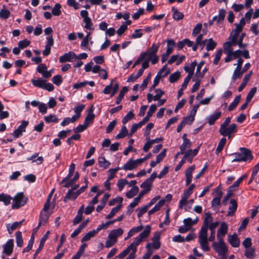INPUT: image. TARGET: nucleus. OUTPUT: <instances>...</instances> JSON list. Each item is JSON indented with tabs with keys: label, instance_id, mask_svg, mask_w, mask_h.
<instances>
[{
	"label": "nucleus",
	"instance_id": "f257e3e1",
	"mask_svg": "<svg viewBox=\"0 0 259 259\" xmlns=\"http://www.w3.org/2000/svg\"><path fill=\"white\" fill-rule=\"evenodd\" d=\"M212 221V218L210 212L205 213V218L198 235V242L201 249L204 251H208L210 250L209 243L207 239V230L209 223Z\"/></svg>",
	"mask_w": 259,
	"mask_h": 259
},
{
	"label": "nucleus",
	"instance_id": "f03ea898",
	"mask_svg": "<svg viewBox=\"0 0 259 259\" xmlns=\"http://www.w3.org/2000/svg\"><path fill=\"white\" fill-rule=\"evenodd\" d=\"M151 227L150 225L146 226L144 230L137 237H135L133 242L130 244L124 250L120 253L117 257L120 259L123 258L127 255L135 247L138 246L144 240H145L150 235L151 232Z\"/></svg>",
	"mask_w": 259,
	"mask_h": 259
},
{
	"label": "nucleus",
	"instance_id": "7ed1b4c3",
	"mask_svg": "<svg viewBox=\"0 0 259 259\" xmlns=\"http://www.w3.org/2000/svg\"><path fill=\"white\" fill-rule=\"evenodd\" d=\"M240 153H235L234 155L235 158L232 160V162H242V161H251L253 156L252 154L251 151L246 148H240L239 149Z\"/></svg>",
	"mask_w": 259,
	"mask_h": 259
},
{
	"label": "nucleus",
	"instance_id": "20e7f679",
	"mask_svg": "<svg viewBox=\"0 0 259 259\" xmlns=\"http://www.w3.org/2000/svg\"><path fill=\"white\" fill-rule=\"evenodd\" d=\"M237 132V125L232 123L226 127H220L219 133L224 137H228L229 139L232 138L233 135Z\"/></svg>",
	"mask_w": 259,
	"mask_h": 259
},
{
	"label": "nucleus",
	"instance_id": "39448f33",
	"mask_svg": "<svg viewBox=\"0 0 259 259\" xmlns=\"http://www.w3.org/2000/svg\"><path fill=\"white\" fill-rule=\"evenodd\" d=\"M27 198L25 197L22 192L17 193L13 199L12 209H18L23 206L27 202Z\"/></svg>",
	"mask_w": 259,
	"mask_h": 259
},
{
	"label": "nucleus",
	"instance_id": "423d86ee",
	"mask_svg": "<svg viewBox=\"0 0 259 259\" xmlns=\"http://www.w3.org/2000/svg\"><path fill=\"white\" fill-rule=\"evenodd\" d=\"M170 73L169 69H167V64H165L162 68L158 72L156 76L155 77L153 83L151 87L150 90H153L159 83L160 78L166 76Z\"/></svg>",
	"mask_w": 259,
	"mask_h": 259
},
{
	"label": "nucleus",
	"instance_id": "0eeeda50",
	"mask_svg": "<svg viewBox=\"0 0 259 259\" xmlns=\"http://www.w3.org/2000/svg\"><path fill=\"white\" fill-rule=\"evenodd\" d=\"M195 188L194 184H191L187 189L184 191L181 196V199L179 201V208L182 209L186 205L187 200L189 196L192 194L193 190Z\"/></svg>",
	"mask_w": 259,
	"mask_h": 259
},
{
	"label": "nucleus",
	"instance_id": "6e6552de",
	"mask_svg": "<svg viewBox=\"0 0 259 259\" xmlns=\"http://www.w3.org/2000/svg\"><path fill=\"white\" fill-rule=\"evenodd\" d=\"M81 17L83 18L84 23V28L90 31L94 30V25L91 18L89 17V13L87 10H81L80 13Z\"/></svg>",
	"mask_w": 259,
	"mask_h": 259
},
{
	"label": "nucleus",
	"instance_id": "1a4fd4ad",
	"mask_svg": "<svg viewBox=\"0 0 259 259\" xmlns=\"http://www.w3.org/2000/svg\"><path fill=\"white\" fill-rule=\"evenodd\" d=\"M218 240V242H213L212 243V247L219 255H224L227 251V246L224 242L223 239Z\"/></svg>",
	"mask_w": 259,
	"mask_h": 259
},
{
	"label": "nucleus",
	"instance_id": "9d476101",
	"mask_svg": "<svg viewBox=\"0 0 259 259\" xmlns=\"http://www.w3.org/2000/svg\"><path fill=\"white\" fill-rule=\"evenodd\" d=\"M141 164L139 159L136 160L129 159L120 168L126 171L132 170Z\"/></svg>",
	"mask_w": 259,
	"mask_h": 259
},
{
	"label": "nucleus",
	"instance_id": "9b49d317",
	"mask_svg": "<svg viewBox=\"0 0 259 259\" xmlns=\"http://www.w3.org/2000/svg\"><path fill=\"white\" fill-rule=\"evenodd\" d=\"M77 59L76 55L72 51H70L68 53H65L62 56H60L59 60V62L61 63L66 62H72Z\"/></svg>",
	"mask_w": 259,
	"mask_h": 259
},
{
	"label": "nucleus",
	"instance_id": "f8f14e48",
	"mask_svg": "<svg viewBox=\"0 0 259 259\" xmlns=\"http://www.w3.org/2000/svg\"><path fill=\"white\" fill-rule=\"evenodd\" d=\"M3 253L7 255H10L13 252L14 248L13 240L11 239L8 240L7 242L3 245Z\"/></svg>",
	"mask_w": 259,
	"mask_h": 259
},
{
	"label": "nucleus",
	"instance_id": "ddd939ff",
	"mask_svg": "<svg viewBox=\"0 0 259 259\" xmlns=\"http://www.w3.org/2000/svg\"><path fill=\"white\" fill-rule=\"evenodd\" d=\"M28 122L27 121H23L21 124L18 126V127L15 130L13 133V136L15 138H18L21 136L22 133L25 131V128L28 125Z\"/></svg>",
	"mask_w": 259,
	"mask_h": 259
},
{
	"label": "nucleus",
	"instance_id": "4468645a",
	"mask_svg": "<svg viewBox=\"0 0 259 259\" xmlns=\"http://www.w3.org/2000/svg\"><path fill=\"white\" fill-rule=\"evenodd\" d=\"M228 225L225 222H222L220 224V228L218 230L217 234L218 240L223 239L228 232Z\"/></svg>",
	"mask_w": 259,
	"mask_h": 259
},
{
	"label": "nucleus",
	"instance_id": "2eb2a0df",
	"mask_svg": "<svg viewBox=\"0 0 259 259\" xmlns=\"http://www.w3.org/2000/svg\"><path fill=\"white\" fill-rule=\"evenodd\" d=\"M160 46V44H158L157 45L155 44H153L150 48H149L147 51L145 52H142V54H144V58H145L146 56L148 57L156 56L157 55V53L159 49Z\"/></svg>",
	"mask_w": 259,
	"mask_h": 259
},
{
	"label": "nucleus",
	"instance_id": "dca6fc26",
	"mask_svg": "<svg viewBox=\"0 0 259 259\" xmlns=\"http://www.w3.org/2000/svg\"><path fill=\"white\" fill-rule=\"evenodd\" d=\"M226 15V11L224 9H221L219 11L218 15L213 17V20L215 21L216 25H219L223 23L224 21Z\"/></svg>",
	"mask_w": 259,
	"mask_h": 259
},
{
	"label": "nucleus",
	"instance_id": "f3484780",
	"mask_svg": "<svg viewBox=\"0 0 259 259\" xmlns=\"http://www.w3.org/2000/svg\"><path fill=\"white\" fill-rule=\"evenodd\" d=\"M222 115V112L220 111H215L212 114L209 115L206 117L208 123L210 125L214 123L215 121L218 119Z\"/></svg>",
	"mask_w": 259,
	"mask_h": 259
},
{
	"label": "nucleus",
	"instance_id": "a211bd4d",
	"mask_svg": "<svg viewBox=\"0 0 259 259\" xmlns=\"http://www.w3.org/2000/svg\"><path fill=\"white\" fill-rule=\"evenodd\" d=\"M228 241L234 247H238L240 245V240L236 233L228 236Z\"/></svg>",
	"mask_w": 259,
	"mask_h": 259
},
{
	"label": "nucleus",
	"instance_id": "6ab92c4d",
	"mask_svg": "<svg viewBox=\"0 0 259 259\" xmlns=\"http://www.w3.org/2000/svg\"><path fill=\"white\" fill-rule=\"evenodd\" d=\"M195 168V165H192L187 168L185 171V177L186 178V185H188L190 184L192 181V173L194 170Z\"/></svg>",
	"mask_w": 259,
	"mask_h": 259
},
{
	"label": "nucleus",
	"instance_id": "aec40b11",
	"mask_svg": "<svg viewBox=\"0 0 259 259\" xmlns=\"http://www.w3.org/2000/svg\"><path fill=\"white\" fill-rule=\"evenodd\" d=\"M24 221V220H22L20 222H15L13 224H8L6 225L7 230L9 234L12 233L13 231L19 228L22 225V223Z\"/></svg>",
	"mask_w": 259,
	"mask_h": 259
},
{
	"label": "nucleus",
	"instance_id": "412c9836",
	"mask_svg": "<svg viewBox=\"0 0 259 259\" xmlns=\"http://www.w3.org/2000/svg\"><path fill=\"white\" fill-rule=\"evenodd\" d=\"M79 195V193L76 191L72 190V189H69L66 196L64 198V201L67 202L68 200H75L77 196Z\"/></svg>",
	"mask_w": 259,
	"mask_h": 259
},
{
	"label": "nucleus",
	"instance_id": "4be33fe9",
	"mask_svg": "<svg viewBox=\"0 0 259 259\" xmlns=\"http://www.w3.org/2000/svg\"><path fill=\"white\" fill-rule=\"evenodd\" d=\"M50 233L49 231H47L46 233L44 235V236L41 238L40 239L39 245L37 249H36L34 254L33 258H35L36 256H37V254L41 250V249L43 248L45 242L48 238L49 234Z\"/></svg>",
	"mask_w": 259,
	"mask_h": 259
},
{
	"label": "nucleus",
	"instance_id": "5701e85b",
	"mask_svg": "<svg viewBox=\"0 0 259 259\" xmlns=\"http://www.w3.org/2000/svg\"><path fill=\"white\" fill-rule=\"evenodd\" d=\"M84 210V205H81L77 211V214L73 220V225H76L79 223L82 219V214Z\"/></svg>",
	"mask_w": 259,
	"mask_h": 259
},
{
	"label": "nucleus",
	"instance_id": "b1692460",
	"mask_svg": "<svg viewBox=\"0 0 259 259\" xmlns=\"http://www.w3.org/2000/svg\"><path fill=\"white\" fill-rule=\"evenodd\" d=\"M237 208V203L234 199L230 200V205L229 207V211L228 212L227 215H233L235 212L236 211Z\"/></svg>",
	"mask_w": 259,
	"mask_h": 259
},
{
	"label": "nucleus",
	"instance_id": "393cba45",
	"mask_svg": "<svg viewBox=\"0 0 259 259\" xmlns=\"http://www.w3.org/2000/svg\"><path fill=\"white\" fill-rule=\"evenodd\" d=\"M38 153H35L30 157L27 158V160L31 161L32 162H36L37 164H41L44 160V158L42 156H39Z\"/></svg>",
	"mask_w": 259,
	"mask_h": 259
},
{
	"label": "nucleus",
	"instance_id": "a878e982",
	"mask_svg": "<svg viewBox=\"0 0 259 259\" xmlns=\"http://www.w3.org/2000/svg\"><path fill=\"white\" fill-rule=\"evenodd\" d=\"M160 235L159 233H156L152 238V246L154 249H158L160 246Z\"/></svg>",
	"mask_w": 259,
	"mask_h": 259
},
{
	"label": "nucleus",
	"instance_id": "bb28decb",
	"mask_svg": "<svg viewBox=\"0 0 259 259\" xmlns=\"http://www.w3.org/2000/svg\"><path fill=\"white\" fill-rule=\"evenodd\" d=\"M123 233V231L121 228L112 230L108 235V238L116 239V238L121 235Z\"/></svg>",
	"mask_w": 259,
	"mask_h": 259
},
{
	"label": "nucleus",
	"instance_id": "cd10ccee",
	"mask_svg": "<svg viewBox=\"0 0 259 259\" xmlns=\"http://www.w3.org/2000/svg\"><path fill=\"white\" fill-rule=\"evenodd\" d=\"M164 199L160 200L157 204H155V205L153 207L152 209H151L148 211V214L150 215L155 213V212H157L158 210H159L161 207L164 205Z\"/></svg>",
	"mask_w": 259,
	"mask_h": 259
},
{
	"label": "nucleus",
	"instance_id": "c85d7f7f",
	"mask_svg": "<svg viewBox=\"0 0 259 259\" xmlns=\"http://www.w3.org/2000/svg\"><path fill=\"white\" fill-rule=\"evenodd\" d=\"M45 82H46V80L40 77L38 78L37 79H32L31 80V82L33 85L41 89H43Z\"/></svg>",
	"mask_w": 259,
	"mask_h": 259
},
{
	"label": "nucleus",
	"instance_id": "c756f323",
	"mask_svg": "<svg viewBox=\"0 0 259 259\" xmlns=\"http://www.w3.org/2000/svg\"><path fill=\"white\" fill-rule=\"evenodd\" d=\"M50 214L49 212L41 211L39 220V225H45L47 222Z\"/></svg>",
	"mask_w": 259,
	"mask_h": 259
},
{
	"label": "nucleus",
	"instance_id": "7c9ffc66",
	"mask_svg": "<svg viewBox=\"0 0 259 259\" xmlns=\"http://www.w3.org/2000/svg\"><path fill=\"white\" fill-rule=\"evenodd\" d=\"M171 11L172 12V18L174 20L176 21H179L183 19L184 14L179 12L177 8L175 7H172L171 8Z\"/></svg>",
	"mask_w": 259,
	"mask_h": 259
},
{
	"label": "nucleus",
	"instance_id": "2f4dec72",
	"mask_svg": "<svg viewBox=\"0 0 259 259\" xmlns=\"http://www.w3.org/2000/svg\"><path fill=\"white\" fill-rule=\"evenodd\" d=\"M12 197L5 193L0 194V201L3 202L5 205H8L11 203Z\"/></svg>",
	"mask_w": 259,
	"mask_h": 259
},
{
	"label": "nucleus",
	"instance_id": "473e14b6",
	"mask_svg": "<svg viewBox=\"0 0 259 259\" xmlns=\"http://www.w3.org/2000/svg\"><path fill=\"white\" fill-rule=\"evenodd\" d=\"M98 233L96 229L88 232L81 239V242L89 240L91 238L94 237Z\"/></svg>",
	"mask_w": 259,
	"mask_h": 259
},
{
	"label": "nucleus",
	"instance_id": "72a5a7b5",
	"mask_svg": "<svg viewBox=\"0 0 259 259\" xmlns=\"http://www.w3.org/2000/svg\"><path fill=\"white\" fill-rule=\"evenodd\" d=\"M98 163L100 167L104 169L107 168L110 165V163L104 157L98 158Z\"/></svg>",
	"mask_w": 259,
	"mask_h": 259
},
{
	"label": "nucleus",
	"instance_id": "f704fd0d",
	"mask_svg": "<svg viewBox=\"0 0 259 259\" xmlns=\"http://www.w3.org/2000/svg\"><path fill=\"white\" fill-rule=\"evenodd\" d=\"M241 100V96H237L233 101L229 105L228 107V110L229 111H233L238 105Z\"/></svg>",
	"mask_w": 259,
	"mask_h": 259
},
{
	"label": "nucleus",
	"instance_id": "c9c22d12",
	"mask_svg": "<svg viewBox=\"0 0 259 259\" xmlns=\"http://www.w3.org/2000/svg\"><path fill=\"white\" fill-rule=\"evenodd\" d=\"M197 65V61L194 60L192 62L190 66H186L184 67V69L186 72H188V74H191V76H193L194 71L196 66Z\"/></svg>",
	"mask_w": 259,
	"mask_h": 259
},
{
	"label": "nucleus",
	"instance_id": "e433bc0d",
	"mask_svg": "<svg viewBox=\"0 0 259 259\" xmlns=\"http://www.w3.org/2000/svg\"><path fill=\"white\" fill-rule=\"evenodd\" d=\"M167 42V47L166 50V52L168 54H171L174 48H175L176 46V44L175 41L173 39H167L166 40Z\"/></svg>",
	"mask_w": 259,
	"mask_h": 259
},
{
	"label": "nucleus",
	"instance_id": "4c0bfd02",
	"mask_svg": "<svg viewBox=\"0 0 259 259\" xmlns=\"http://www.w3.org/2000/svg\"><path fill=\"white\" fill-rule=\"evenodd\" d=\"M207 43L206 45V50L207 51H212L217 46V42H215L212 38L207 39Z\"/></svg>",
	"mask_w": 259,
	"mask_h": 259
},
{
	"label": "nucleus",
	"instance_id": "58836bf2",
	"mask_svg": "<svg viewBox=\"0 0 259 259\" xmlns=\"http://www.w3.org/2000/svg\"><path fill=\"white\" fill-rule=\"evenodd\" d=\"M128 91V88L127 87H123L121 91H120V93L118 96V97L116 98V103L117 104H119L122 99L123 98V97L124 96V94Z\"/></svg>",
	"mask_w": 259,
	"mask_h": 259
},
{
	"label": "nucleus",
	"instance_id": "ea45409f",
	"mask_svg": "<svg viewBox=\"0 0 259 259\" xmlns=\"http://www.w3.org/2000/svg\"><path fill=\"white\" fill-rule=\"evenodd\" d=\"M121 207H122V204H118L116 207L113 208L111 209V211H110L109 214H108L106 217V219H110L112 218L116 214V213L121 209Z\"/></svg>",
	"mask_w": 259,
	"mask_h": 259
},
{
	"label": "nucleus",
	"instance_id": "a19ab883",
	"mask_svg": "<svg viewBox=\"0 0 259 259\" xmlns=\"http://www.w3.org/2000/svg\"><path fill=\"white\" fill-rule=\"evenodd\" d=\"M191 146V141L183 142L182 145L180 146V153L184 154L186 152V151L190 148Z\"/></svg>",
	"mask_w": 259,
	"mask_h": 259
},
{
	"label": "nucleus",
	"instance_id": "79ce46f5",
	"mask_svg": "<svg viewBox=\"0 0 259 259\" xmlns=\"http://www.w3.org/2000/svg\"><path fill=\"white\" fill-rule=\"evenodd\" d=\"M138 191L139 188L137 186H134L126 193V196L128 198H132L138 193Z\"/></svg>",
	"mask_w": 259,
	"mask_h": 259
},
{
	"label": "nucleus",
	"instance_id": "37998d69",
	"mask_svg": "<svg viewBox=\"0 0 259 259\" xmlns=\"http://www.w3.org/2000/svg\"><path fill=\"white\" fill-rule=\"evenodd\" d=\"M143 228V226L142 225H140L138 227L132 228L127 233V237H131L135 234L141 231Z\"/></svg>",
	"mask_w": 259,
	"mask_h": 259
},
{
	"label": "nucleus",
	"instance_id": "c03bdc74",
	"mask_svg": "<svg viewBox=\"0 0 259 259\" xmlns=\"http://www.w3.org/2000/svg\"><path fill=\"white\" fill-rule=\"evenodd\" d=\"M181 76V73L180 71H176L173 73L171 74L169 76V81L171 83H174L177 81Z\"/></svg>",
	"mask_w": 259,
	"mask_h": 259
},
{
	"label": "nucleus",
	"instance_id": "a18cd8bd",
	"mask_svg": "<svg viewBox=\"0 0 259 259\" xmlns=\"http://www.w3.org/2000/svg\"><path fill=\"white\" fill-rule=\"evenodd\" d=\"M128 135V130L125 126H123L119 133L116 136L115 139H119L123 138Z\"/></svg>",
	"mask_w": 259,
	"mask_h": 259
},
{
	"label": "nucleus",
	"instance_id": "49530a36",
	"mask_svg": "<svg viewBox=\"0 0 259 259\" xmlns=\"http://www.w3.org/2000/svg\"><path fill=\"white\" fill-rule=\"evenodd\" d=\"M61 6L59 3H56L52 10V14L56 16H58L61 14Z\"/></svg>",
	"mask_w": 259,
	"mask_h": 259
},
{
	"label": "nucleus",
	"instance_id": "de8ad7c7",
	"mask_svg": "<svg viewBox=\"0 0 259 259\" xmlns=\"http://www.w3.org/2000/svg\"><path fill=\"white\" fill-rule=\"evenodd\" d=\"M226 143V139L224 137L222 138L219 142L218 145L216 149V153L217 154L221 152Z\"/></svg>",
	"mask_w": 259,
	"mask_h": 259
},
{
	"label": "nucleus",
	"instance_id": "09e8293b",
	"mask_svg": "<svg viewBox=\"0 0 259 259\" xmlns=\"http://www.w3.org/2000/svg\"><path fill=\"white\" fill-rule=\"evenodd\" d=\"M44 119L47 123L57 122L59 120L57 116L53 114H50L48 116H45Z\"/></svg>",
	"mask_w": 259,
	"mask_h": 259
},
{
	"label": "nucleus",
	"instance_id": "8fccbe9b",
	"mask_svg": "<svg viewBox=\"0 0 259 259\" xmlns=\"http://www.w3.org/2000/svg\"><path fill=\"white\" fill-rule=\"evenodd\" d=\"M15 235L17 245L21 247L23 246V243L21 232L20 231H17L16 232Z\"/></svg>",
	"mask_w": 259,
	"mask_h": 259
},
{
	"label": "nucleus",
	"instance_id": "3c124183",
	"mask_svg": "<svg viewBox=\"0 0 259 259\" xmlns=\"http://www.w3.org/2000/svg\"><path fill=\"white\" fill-rule=\"evenodd\" d=\"M241 69L235 68L233 74L232 76V79L233 80H236L237 78H241L243 73L241 70Z\"/></svg>",
	"mask_w": 259,
	"mask_h": 259
},
{
	"label": "nucleus",
	"instance_id": "603ef678",
	"mask_svg": "<svg viewBox=\"0 0 259 259\" xmlns=\"http://www.w3.org/2000/svg\"><path fill=\"white\" fill-rule=\"evenodd\" d=\"M120 169H121V168H120V167H117L115 168H111V169H109V170H108L109 176L107 178V180H108V181H111L112 179H113L114 178L117 171Z\"/></svg>",
	"mask_w": 259,
	"mask_h": 259
},
{
	"label": "nucleus",
	"instance_id": "864d4df0",
	"mask_svg": "<svg viewBox=\"0 0 259 259\" xmlns=\"http://www.w3.org/2000/svg\"><path fill=\"white\" fill-rule=\"evenodd\" d=\"M197 222V219L196 220H193L190 218H188L187 219H185L183 221V223L185 225V226L189 228L190 227L192 226V225L195 224Z\"/></svg>",
	"mask_w": 259,
	"mask_h": 259
},
{
	"label": "nucleus",
	"instance_id": "5fc2aeb1",
	"mask_svg": "<svg viewBox=\"0 0 259 259\" xmlns=\"http://www.w3.org/2000/svg\"><path fill=\"white\" fill-rule=\"evenodd\" d=\"M152 187V183L146 180L141 185V187L143 189V190L146 191V192H148L150 191Z\"/></svg>",
	"mask_w": 259,
	"mask_h": 259
},
{
	"label": "nucleus",
	"instance_id": "6e6d98bb",
	"mask_svg": "<svg viewBox=\"0 0 259 259\" xmlns=\"http://www.w3.org/2000/svg\"><path fill=\"white\" fill-rule=\"evenodd\" d=\"M255 249L253 248L249 247L246 248L245 252V255L248 258H252L254 256Z\"/></svg>",
	"mask_w": 259,
	"mask_h": 259
},
{
	"label": "nucleus",
	"instance_id": "4d7b16f0",
	"mask_svg": "<svg viewBox=\"0 0 259 259\" xmlns=\"http://www.w3.org/2000/svg\"><path fill=\"white\" fill-rule=\"evenodd\" d=\"M95 118V115L94 113H89L85 118L84 123L88 126L89 124H91L93 122V120Z\"/></svg>",
	"mask_w": 259,
	"mask_h": 259
},
{
	"label": "nucleus",
	"instance_id": "13d9d810",
	"mask_svg": "<svg viewBox=\"0 0 259 259\" xmlns=\"http://www.w3.org/2000/svg\"><path fill=\"white\" fill-rule=\"evenodd\" d=\"M79 178V175L78 172H76L74 175L73 178L70 181L67 182L63 186L64 187L68 188L73 185L76 180H77Z\"/></svg>",
	"mask_w": 259,
	"mask_h": 259
},
{
	"label": "nucleus",
	"instance_id": "bf43d9fd",
	"mask_svg": "<svg viewBox=\"0 0 259 259\" xmlns=\"http://www.w3.org/2000/svg\"><path fill=\"white\" fill-rule=\"evenodd\" d=\"M135 116V115L133 111H131L128 112V113L123 118L122 120V123L123 124H125L129 120L133 119Z\"/></svg>",
	"mask_w": 259,
	"mask_h": 259
},
{
	"label": "nucleus",
	"instance_id": "052dcab7",
	"mask_svg": "<svg viewBox=\"0 0 259 259\" xmlns=\"http://www.w3.org/2000/svg\"><path fill=\"white\" fill-rule=\"evenodd\" d=\"M30 44V41L27 39H24L22 40H20L18 42V45L21 48V49H23L28 46H29Z\"/></svg>",
	"mask_w": 259,
	"mask_h": 259
},
{
	"label": "nucleus",
	"instance_id": "680f3d73",
	"mask_svg": "<svg viewBox=\"0 0 259 259\" xmlns=\"http://www.w3.org/2000/svg\"><path fill=\"white\" fill-rule=\"evenodd\" d=\"M241 179H238L237 181H236L234 184L229 187V191L233 192L237 190L239 184L241 183Z\"/></svg>",
	"mask_w": 259,
	"mask_h": 259
},
{
	"label": "nucleus",
	"instance_id": "e2e57ef3",
	"mask_svg": "<svg viewBox=\"0 0 259 259\" xmlns=\"http://www.w3.org/2000/svg\"><path fill=\"white\" fill-rule=\"evenodd\" d=\"M233 46L229 41H226L223 44V48L224 53H228V52H232L233 50Z\"/></svg>",
	"mask_w": 259,
	"mask_h": 259
},
{
	"label": "nucleus",
	"instance_id": "0e129e2a",
	"mask_svg": "<svg viewBox=\"0 0 259 259\" xmlns=\"http://www.w3.org/2000/svg\"><path fill=\"white\" fill-rule=\"evenodd\" d=\"M256 90L257 89L256 87H253L250 90L246 98V100H247V101L250 102V101L251 100L254 95H255V93L256 92Z\"/></svg>",
	"mask_w": 259,
	"mask_h": 259
},
{
	"label": "nucleus",
	"instance_id": "69168bd1",
	"mask_svg": "<svg viewBox=\"0 0 259 259\" xmlns=\"http://www.w3.org/2000/svg\"><path fill=\"white\" fill-rule=\"evenodd\" d=\"M142 30V29H135L134 33L131 35V38L133 39L141 38L143 35L142 33L140 32Z\"/></svg>",
	"mask_w": 259,
	"mask_h": 259
},
{
	"label": "nucleus",
	"instance_id": "338daca9",
	"mask_svg": "<svg viewBox=\"0 0 259 259\" xmlns=\"http://www.w3.org/2000/svg\"><path fill=\"white\" fill-rule=\"evenodd\" d=\"M156 95L153 97L154 101H158L164 95V92L160 89H157L155 91Z\"/></svg>",
	"mask_w": 259,
	"mask_h": 259
},
{
	"label": "nucleus",
	"instance_id": "774afa93",
	"mask_svg": "<svg viewBox=\"0 0 259 259\" xmlns=\"http://www.w3.org/2000/svg\"><path fill=\"white\" fill-rule=\"evenodd\" d=\"M53 82L57 85H59L63 81L62 77L60 75H56L52 78Z\"/></svg>",
	"mask_w": 259,
	"mask_h": 259
}]
</instances>
